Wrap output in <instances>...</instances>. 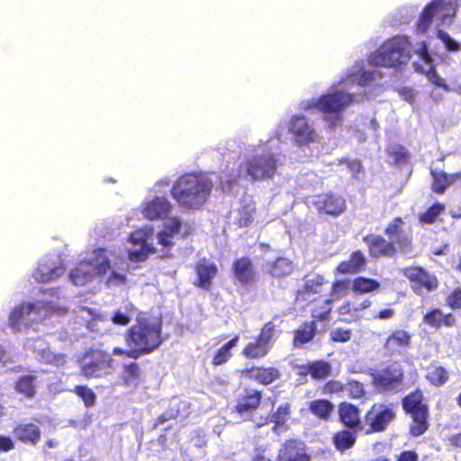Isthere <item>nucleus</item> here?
<instances>
[{
  "label": "nucleus",
  "instance_id": "obj_1",
  "mask_svg": "<svg viewBox=\"0 0 461 461\" xmlns=\"http://www.w3.org/2000/svg\"><path fill=\"white\" fill-rule=\"evenodd\" d=\"M123 340L128 348L115 347L114 356L137 360L151 354L160 348L165 339L162 332V320L146 313L140 314L133 325L123 333Z\"/></svg>",
  "mask_w": 461,
  "mask_h": 461
},
{
  "label": "nucleus",
  "instance_id": "obj_2",
  "mask_svg": "<svg viewBox=\"0 0 461 461\" xmlns=\"http://www.w3.org/2000/svg\"><path fill=\"white\" fill-rule=\"evenodd\" d=\"M212 186L203 174L185 173L174 183L171 195L180 207L200 209L208 200Z\"/></svg>",
  "mask_w": 461,
  "mask_h": 461
},
{
  "label": "nucleus",
  "instance_id": "obj_3",
  "mask_svg": "<svg viewBox=\"0 0 461 461\" xmlns=\"http://www.w3.org/2000/svg\"><path fill=\"white\" fill-rule=\"evenodd\" d=\"M412 43L407 36L396 35L387 39L379 50L369 56L374 67L402 69L412 58Z\"/></svg>",
  "mask_w": 461,
  "mask_h": 461
},
{
  "label": "nucleus",
  "instance_id": "obj_4",
  "mask_svg": "<svg viewBox=\"0 0 461 461\" xmlns=\"http://www.w3.org/2000/svg\"><path fill=\"white\" fill-rule=\"evenodd\" d=\"M79 374L86 379H102L114 371V359L112 355L102 348L86 349L77 359Z\"/></svg>",
  "mask_w": 461,
  "mask_h": 461
},
{
  "label": "nucleus",
  "instance_id": "obj_5",
  "mask_svg": "<svg viewBox=\"0 0 461 461\" xmlns=\"http://www.w3.org/2000/svg\"><path fill=\"white\" fill-rule=\"evenodd\" d=\"M397 418V404L394 402L373 403L364 416L365 433L384 432Z\"/></svg>",
  "mask_w": 461,
  "mask_h": 461
},
{
  "label": "nucleus",
  "instance_id": "obj_6",
  "mask_svg": "<svg viewBox=\"0 0 461 461\" xmlns=\"http://www.w3.org/2000/svg\"><path fill=\"white\" fill-rule=\"evenodd\" d=\"M278 160L274 154H260L245 159L239 167L251 181L272 178L276 173Z\"/></svg>",
  "mask_w": 461,
  "mask_h": 461
},
{
  "label": "nucleus",
  "instance_id": "obj_7",
  "mask_svg": "<svg viewBox=\"0 0 461 461\" xmlns=\"http://www.w3.org/2000/svg\"><path fill=\"white\" fill-rule=\"evenodd\" d=\"M276 333L273 321L266 322L253 340L248 342L241 350L247 359H261L267 357L273 348Z\"/></svg>",
  "mask_w": 461,
  "mask_h": 461
},
{
  "label": "nucleus",
  "instance_id": "obj_8",
  "mask_svg": "<svg viewBox=\"0 0 461 461\" xmlns=\"http://www.w3.org/2000/svg\"><path fill=\"white\" fill-rule=\"evenodd\" d=\"M353 100L354 95L352 94L336 90L321 95L318 99L309 101L306 108H316L323 113L338 115L346 107L350 105Z\"/></svg>",
  "mask_w": 461,
  "mask_h": 461
},
{
  "label": "nucleus",
  "instance_id": "obj_9",
  "mask_svg": "<svg viewBox=\"0 0 461 461\" xmlns=\"http://www.w3.org/2000/svg\"><path fill=\"white\" fill-rule=\"evenodd\" d=\"M263 394L258 389L245 387L236 396L233 411L244 420H249L262 402Z\"/></svg>",
  "mask_w": 461,
  "mask_h": 461
},
{
  "label": "nucleus",
  "instance_id": "obj_10",
  "mask_svg": "<svg viewBox=\"0 0 461 461\" xmlns=\"http://www.w3.org/2000/svg\"><path fill=\"white\" fill-rule=\"evenodd\" d=\"M403 275L411 283V288L416 294L430 292L438 286V278L420 266L405 267Z\"/></svg>",
  "mask_w": 461,
  "mask_h": 461
},
{
  "label": "nucleus",
  "instance_id": "obj_11",
  "mask_svg": "<svg viewBox=\"0 0 461 461\" xmlns=\"http://www.w3.org/2000/svg\"><path fill=\"white\" fill-rule=\"evenodd\" d=\"M306 444L297 438L285 439L279 447L276 461H311Z\"/></svg>",
  "mask_w": 461,
  "mask_h": 461
},
{
  "label": "nucleus",
  "instance_id": "obj_12",
  "mask_svg": "<svg viewBox=\"0 0 461 461\" xmlns=\"http://www.w3.org/2000/svg\"><path fill=\"white\" fill-rule=\"evenodd\" d=\"M312 204L320 213L333 217L340 215L346 210V201L344 198L333 192L321 193L315 195Z\"/></svg>",
  "mask_w": 461,
  "mask_h": 461
},
{
  "label": "nucleus",
  "instance_id": "obj_13",
  "mask_svg": "<svg viewBox=\"0 0 461 461\" xmlns=\"http://www.w3.org/2000/svg\"><path fill=\"white\" fill-rule=\"evenodd\" d=\"M363 241L367 247V251L372 258H393L395 256L398 247L392 240H387L379 234H367L363 237Z\"/></svg>",
  "mask_w": 461,
  "mask_h": 461
},
{
  "label": "nucleus",
  "instance_id": "obj_14",
  "mask_svg": "<svg viewBox=\"0 0 461 461\" xmlns=\"http://www.w3.org/2000/svg\"><path fill=\"white\" fill-rule=\"evenodd\" d=\"M289 132L298 145L309 144L315 140L316 131L304 115H294L289 122Z\"/></svg>",
  "mask_w": 461,
  "mask_h": 461
},
{
  "label": "nucleus",
  "instance_id": "obj_15",
  "mask_svg": "<svg viewBox=\"0 0 461 461\" xmlns=\"http://www.w3.org/2000/svg\"><path fill=\"white\" fill-rule=\"evenodd\" d=\"M412 335L406 330L396 329L386 337L383 348L389 356H401L411 345Z\"/></svg>",
  "mask_w": 461,
  "mask_h": 461
},
{
  "label": "nucleus",
  "instance_id": "obj_16",
  "mask_svg": "<svg viewBox=\"0 0 461 461\" xmlns=\"http://www.w3.org/2000/svg\"><path fill=\"white\" fill-rule=\"evenodd\" d=\"M197 278L194 285L203 290H211L213 279L218 275V267L206 258H200L194 265Z\"/></svg>",
  "mask_w": 461,
  "mask_h": 461
},
{
  "label": "nucleus",
  "instance_id": "obj_17",
  "mask_svg": "<svg viewBox=\"0 0 461 461\" xmlns=\"http://www.w3.org/2000/svg\"><path fill=\"white\" fill-rule=\"evenodd\" d=\"M145 381V375L140 363L131 361L122 364L118 383L125 388H137Z\"/></svg>",
  "mask_w": 461,
  "mask_h": 461
},
{
  "label": "nucleus",
  "instance_id": "obj_18",
  "mask_svg": "<svg viewBox=\"0 0 461 461\" xmlns=\"http://www.w3.org/2000/svg\"><path fill=\"white\" fill-rule=\"evenodd\" d=\"M241 375L258 384L267 386L278 380L281 372L276 366H253L242 369Z\"/></svg>",
  "mask_w": 461,
  "mask_h": 461
},
{
  "label": "nucleus",
  "instance_id": "obj_19",
  "mask_svg": "<svg viewBox=\"0 0 461 461\" xmlns=\"http://www.w3.org/2000/svg\"><path fill=\"white\" fill-rule=\"evenodd\" d=\"M339 421L345 427L355 430H364L360 409L349 402H341L338 405Z\"/></svg>",
  "mask_w": 461,
  "mask_h": 461
},
{
  "label": "nucleus",
  "instance_id": "obj_20",
  "mask_svg": "<svg viewBox=\"0 0 461 461\" xmlns=\"http://www.w3.org/2000/svg\"><path fill=\"white\" fill-rule=\"evenodd\" d=\"M404 224L402 218H393L384 229V234L389 238H394L393 243L398 249L404 253H411L412 250V239L408 235H402V225Z\"/></svg>",
  "mask_w": 461,
  "mask_h": 461
},
{
  "label": "nucleus",
  "instance_id": "obj_21",
  "mask_svg": "<svg viewBox=\"0 0 461 461\" xmlns=\"http://www.w3.org/2000/svg\"><path fill=\"white\" fill-rule=\"evenodd\" d=\"M13 435L17 441L24 445L35 446L41 440V430L33 422L20 421L14 426Z\"/></svg>",
  "mask_w": 461,
  "mask_h": 461
},
{
  "label": "nucleus",
  "instance_id": "obj_22",
  "mask_svg": "<svg viewBox=\"0 0 461 461\" xmlns=\"http://www.w3.org/2000/svg\"><path fill=\"white\" fill-rule=\"evenodd\" d=\"M182 227V221L178 217H173L170 221L164 225L162 230L157 234L158 243L162 246L163 256H169V252L175 246L174 237L177 234Z\"/></svg>",
  "mask_w": 461,
  "mask_h": 461
},
{
  "label": "nucleus",
  "instance_id": "obj_23",
  "mask_svg": "<svg viewBox=\"0 0 461 461\" xmlns=\"http://www.w3.org/2000/svg\"><path fill=\"white\" fill-rule=\"evenodd\" d=\"M173 206L166 197H155L148 202L142 209L145 218L154 220H163L167 218Z\"/></svg>",
  "mask_w": 461,
  "mask_h": 461
},
{
  "label": "nucleus",
  "instance_id": "obj_24",
  "mask_svg": "<svg viewBox=\"0 0 461 461\" xmlns=\"http://www.w3.org/2000/svg\"><path fill=\"white\" fill-rule=\"evenodd\" d=\"M231 268L235 278L243 285H249L256 280L253 262L247 256L235 259Z\"/></svg>",
  "mask_w": 461,
  "mask_h": 461
},
{
  "label": "nucleus",
  "instance_id": "obj_25",
  "mask_svg": "<svg viewBox=\"0 0 461 461\" xmlns=\"http://www.w3.org/2000/svg\"><path fill=\"white\" fill-rule=\"evenodd\" d=\"M332 373L331 365L323 359L310 361L304 365L299 366L300 375H311L314 380H324Z\"/></svg>",
  "mask_w": 461,
  "mask_h": 461
},
{
  "label": "nucleus",
  "instance_id": "obj_26",
  "mask_svg": "<svg viewBox=\"0 0 461 461\" xmlns=\"http://www.w3.org/2000/svg\"><path fill=\"white\" fill-rule=\"evenodd\" d=\"M423 323L434 329L441 327L451 328L456 324V320L452 312L444 313L439 308L429 309L422 318Z\"/></svg>",
  "mask_w": 461,
  "mask_h": 461
},
{
  "label": "nucleus",
  "instance_id": "obj_27",
  "mask_svg": "<svg viewBox=\"0 0 461 461\" xmlns=\"http://www.w3.org/2000/svg\"><path fill=\"white\" fill-rule=\"evenodd\" d=\"M402 407L406 415L429 411L423 392L420 388H416L402 397Z\"/></svg>",
  "mask_w": 461,
  "mask_h": 461
},
{
  "label": "nucleus",
  "instance_id": "obj_28",
  "mask_svg": "<svg viewBox=\"0 0 461 461\" xmlns=\"http://www.w3.org/2000/svg\"><path fill=\"white\" fill-rule=\"evenodd\" d=\"M14 388L16 393L27 399H32L37 393L38 376L36 374H24L17 377Z\"/></svg>",
  "mask_w": 461,
  "mask_h": 461
},
{
  "label": "nucleus",
  "instance_id": "obj_29",
  "mask_svg": "<svg viewBox=\"0 0 461 461\" xmlns=\"http://www.w3.org/2000/svg\"><path fill=\"white\" fill-rule=\"evenodd\" d=\"M359 430L348 428L336 431L332 436V444L339 452H345L354 447Z\"/></svg>",
  "mask_w": 461,
  "mask_h": 461
},
{
  "label": "nucleus",
  "instance_id": "obj_30",
  "mask_svg": "<svg viewBox=\"0 0 461 461\" xmlns=\"http://www.w3.org/2000/svg\"><path fill=\"white\" fill-rule=\"evenodd\" d=\"M366 259L361 250L353 251L348 260L341 261L336 267V272L342 275L357 274L366 265Z\"/></svg>",
  "mask_w": 461,
  "mask_h": 461
},
{
  "label": "nucleus",
  "instance_id": "obj_31",
  "mask_svg": "<svg viewBox=\"0 0 461 461\" xmlns=\"http://www.w3.org/2000/svg\"><path fill=\"white\" fill-rule=\"evenodd\" d=\"M446 3L447 0H432L423 8L417 23V30L420 32H425L429 28L434 16Z\"/></svg>",
  "mask_w": 461,
  "mask_h": 461
},
{
  "label": "nucleus",
  "instance_id": "obj_32",
  "mask_svg": "<svg viewBox=\"0 0 461 461\" xmlns=\"http://www.w3.org/2000/svg\"><path fill=\"white\" fill-rule=\"evenodd\" d=\"M411 421L408 427V432L411 437L418 438L425 434L430 426L429 411L408 414Z\"/></svg>",
  "mask_w": 461,
  "mask_h": 461
},
{
  "label": "nucleus",
  "instance_id": "obj_33",
  "mask_svg": "<svg viewBox=\"0 0 461 461\" xmlns=\"http://www.w3.org/2000/svg\"><path fill=\"white\" fill-rule=\"evenodd\" d=\"M335 405L328 399H315L308 403V411L317 419L324 421L330 420Z\"/></svg>",
  "mask_w": 461,
  "mask_h": 461
},
{
  "label": "nucleus",
  "instance_id": "obj_34",
  "mask_svg": "<svg viewBox=\"0 0 461 461\" xmlns=\"http://www.w3.org/2000/svg\"><path fill=\"white\" fill-rule=\"evenodd\" d=\"M240 341V336L235 335L229 341L221 346L213 354L212 365L219 366L226 364L232 357V349L236 348Z\"/></svg>",
  "mask_w": 461,
  "mask_h": 461
},
{
  "label": "nucleus",
  "instance_id": "obj_35",
  "mask_svg": "<svg viewBox=\"0 0 461 461\" xmlns=\"http://www.w3.org/2000/svg\"><path fill=\"white\" fill-rule=\"evenodd\" d=\"M317 332V324L315 321H305L294 332L293 344L294 347L303 346L310 342Z\"/></svg>",
  "mask_w": 461,
  "mask_h": 461
},
{
  "label": "nucleus",
  "instance_id": "obj_36",
  "mask_svg": "<svg viewBox=\"0 0 461 461\" xmlns=\"http://www.w3.org/2000/svg\"><path fill=\"white\" fill-rule=\"evenodd\" d=\"M403 372L399 370H393L390 367L385 368L382 373L378 374L375 377V384L384 389H392L396 384L403 380Z\"/></svg>",
  "mask_w": 461,
  "mask_h": 461
},
{
  "label": "nucleus",
  "instance_id": "obj_37",
  "mask_svg": "<svg viewBox=\"0 0 461 461\" xmlns=\"http://www.w3.org/2000/svg\"><path fill=\"white\" fill-rule=\"evenodd\" d=\"M86 261L90 264L94 275L97 276H104L111 268V262L104 249H95L93 258Z\"/></svg>",
  "mask_w": 461,
  "mask_h": 461
},
{
  "label": "nucleus",
  "instance_id": "obj_38",
  "mask_svg": "<svg viewBox=\"0 0 461 461\" xmlns=\"http://www.w3.org/2000/svg\"><path fill=\"white\" fill-rule=\"evenodd\" d=\"M64 268L52 267L46 263L40 264L33 272V277L38 283H48L62 276Z\"/></svg>",
  "mask_w": 461,
  "mask_h": 461
},
{
  "label": "nucleus",
  "instance_id": "obj_39",
  "mask_svg": "<svg viewBox=\"0 0 461 461\" xmlns=\"http://www.w3.org/2000/svg\"><path fill=\"white\" fill-rule=\"evenodd\" d=\"M95 276L90 264L86 261H80L70 272V278L77 285H84Z\"/></svg>",
  "mask_w": 461,
  "mask_h": 461
},
{
  "label": "nucleus",
  "instance_id": "obj_40",
  "mask_svg": "<svg viewBox=\"0 0 461 461\" xmlns=\"http://www.w3.org/2000/svg\"><path fill=\"white\" fill-rule=\"evenodd\" d=\"M448 378L449 374L444 366H437L435 364H430L428 366L425 379L429 383V384L435 387H440L448 381Z\"/></svg>",
  "mask_w": 461,
  "mask_h": 461
},
{
  "label": "nucleus",
  "instance_id": "obj_41",
  "mask_svg": "<svg viewBox=\"0 0 461 461\" xmlns=\"http://www.w3.org/2000/svg\"><path fill=\"white\" fill-rule=\"evenodd\" d=\"M380 288V283L375 279L357 276L352 281L351 290L354 294H361L376 291Z\"/></svg>",
  "mask_w": 461,
  "mask_h": 461
},
{
  "label": "nucleus",
  "instance_id": "obj_42",
  "mask_svg": "<svg viewBox=\"0 0 461 461\" xmlns=\"http://www.w3.org/2000/svg\"><path fill=\"white\" fill-rule=\"evenodd\" d=\"M294 270L292 262L285 258H278L269 264L268 273L274 277H284Z\"/></svg>",
  "mask_w": 461,
  "mask_h": 461
},
{
  "label": "nucleus",
  "instance_id": "obj_43",
  "mask_svg": "<svg viewBox=\"0 0 461 461\" xmlns=\"http://www.w3.org/2000/svg\"><path fill=\"white\" fill-rule=\"evenodd\" d=\"M415 71L418 73L423 74L429 80L431 84L438 87H441L447 89V86L444 82V79L438 76L436 71L435 64H430V66L423 67L422 64L415 63L414 64Z\"/></svg>",
  "mask_w": 461,
  "mask_h": 461
},
{
  "label": "nucleus",
  "instance_id": "obj_44",
  "mask_svg": "<svg viewBox=\"0 0 461 461\" xmlns=\"http://www.w3.org/2000/svg\"><path fill=\"white\" fill-rule=\"evenodd\" d=\"M291 403L284 402L272 413L270 421L275 424V428H280L286 425L291 416Z\"/></svg>",
  "mask_w": 461,
  "mask_h": 461
},
{
  "label": "nucleus",
  "instance_id": "obj_45",
  "mask_svg": "<svg viewBox=\"0 0 461 461\" xmlns=\"http://www.w3.org/2000/svg\"><path fill=\"white\" fill-rule=\"evenodd\" d=\"M35 308L34 303H23L14 308L9 316L10 325L14 328H18L24 314H30Z\"/></svg>",
  "mask_w": 461,
  "mask_h": 461
},
{
  "label": "nucleus",
  "instance_id": "obj_46",
  "mask_svg": "<svg viewBox=\"0 0 461 461\" xmlns=\"http://www.w3.org/2000/svg\"><path fill=\"white\" fill-rule=\"evenodd\" d=\"M324 282L323 276L316 275L314 277L305 281L304 285L298 290V295L305 296L320 293Z\"/></svg>",
  "mask_w": 461,
  "mask_h": 461
},
{
  "label": "nucleus",
  "instance_id": "obj_47",
  "mask_svg": "<svg viewBox=\"0 0 461 461\" xmlns=\"http://www.w3.org/2000/svg\"><path fill=\"white\" fill-rule=\"evenodd\" d=\"M445 211V204L435 202L424 212L419 215V220L421 223L432 224L436 221L439 214Z\"/></svg>",
  "mask_w": 461,
  "mask_h": 461
},
{
  "label": "nucleus",
  "instance_id": "obj_48",
  "mask_svg": "<svg viewBox=\"0 0 461 461\" xmlns=\"http://www.w3.org/2000/svg\"><path fill=\"white\" fill-rule=\"evenodd\" d=\"M432 190L437 194H443L446 188L453 182L452 177L444 171H432Z\"/></svg>",
  "mask_w": 461,
  "mask_h": 461
},
{
  "label": "nucleus",
  "instance_id": "obj_49",
  "mask_svg": "<svg viewBox=\"0 0 461 461\" xmlns=\"http://www.w3.org/2000/svg\"><path fill=\"white\" fill-rule=\"evenodd\" d=\"M72 392L83 401L85 406L87 408L93 407L96 402L95 392L87 385H76Z\"/></svg>",
  "mask_w": 461,
  "mask_h": 461
},
{
  "label": "nucleus",
  "instance_id": "obj_50",
  "mask_svg": "<svg viewBox=\"0 0 461 461\" xmlns=\"http://www.w3.org/2000/svg\"><path fill=\"white\" fill-rule=\"evenodd\" d=\"M256 206L254 204H245L239 211L237 225L245 228L250 225L254 220Z\"/></svg>",
  "mask_w": 461,
  "mask_h": 461
},
{
  "label": "nucleus",
  "instance_id": "obj_51",
  "mask_svg": "<svg viewBox=\"0 0 461 461\" xmlns=\"http://www.w3.org/2000/svg\"><path fill=\"white\" fill-rule=\"evenodd\" d=\"M350 287V281L348 279L336 280L332 283L330 288V296L332 302L334 300H339L348 294Z\"/></svg>",
  "mask_w": 461,
  "mask_h": 461
},
{
  "label": "nucleus",
  "instance_id": "obj_52",
  "mask_svg": "<svg viewBox=\"0 0 461 461\" xmlns=\"http://www.w3.org/2000/svg\"><path fill=\"white\" fill-rule=\"evenodd\" d=\"M39 360L44 364L58 366L64 363L65 356L63 354L54 353L49 348H46L39 353Z\"/></svg>",
  "mask_w": 461,
  "mask_h": 461
},
{
  "label": "nucleus",
  "instance_id": "obj_53",
  "mask_svg": "<svg viewBox=\"0 0 461 461\" xmlns=\"http://www.w3.org/2000/svg\"><path fill=\"white\" fill-rule=\"evenodd\" d=\"M153 252H155V249L146 240H143L140 249L130 251L129 258L131 261H144L148 255Z\"/></svg>",
  "mask_w": 461,
  "mask_h": 461
},
{
  "label": "nucleus",
  "instance_id": "obj_54",
  "mask_svg": "<svg viewBox=\"0 0 461 461\" xmlns=\"http://www.w3.org/2000/svg\"><path fill=\"white\" fill-rule=\"evenodd\" d=\"M331 304L332 299H326L323 301L321 306H314L312 310V318L319 321L327 320L331 312Z\"/></svg>",
  "mask_w": 461,
  "mask_h": 461
},
{
  "label": "nucleus",
  "instance_id": "obj_55",
  "mask_svg": "<svg viewBox=\"0 0 461 461\" xmlns=\"http://www.w3.org/2000/svg\"><path fill=\"white\" fill-rule=\"evenodd\" d=\"M346 391L349 399H360L365 396L366 391L363 384L358 381H349L346 385Z\"/></svg>",
  "mask_w": 461,
  "mask_h": 461
},
{
  "label": "nucleus",
  "instance_id": "obj_56",
  "mask_svg": "<svg viewBox=\"0 0 461 461\" xmlns=\"http://www.w3.org/2000/svg\"><path fill=\"white\" fill-rule=\"evenodd\" d=\"M445 303L452 310L461 309V286L453 288L445 297Z\"/></svg>",
  "mask_w": 461,
  "mask_h": 461
},
{
  "label": "nucleus",
  "instance_id": "obj_57",
  "mask_svg": "<svg viewBox=\"0 0 461 461\" xmlns=\"http://www.w3.org/2000/svg\"><path fill=\"white\" fill-rule=\"evenodd\" d=\"M351 337L352 330L350 329L337 328L330 333V339L332 342L345 343L349 341Z\"/></svg>",
  "mask_w": 461,
  "mask_h": 461
},
{
  "label": "nucleus",
  "instance_id": "obj_58",
  "mask_svg": "<svg viewBox=\"0 0 461 461\" xmlns=\"http://www.w3.org/2000/svg\"><path fill=\"white\" fill-rule=\"evenodd\" d=\"M438 37L441 40L447 50L456 52L460 50V44L457 43L448 33L439 31Z\"/></svg>",
  "mask_w": 461,
  "mask_h": 461
},
{
  "label": "nucleus",
  "instance_id": "obj_59",
  "mask_svg": "<svg viewBox=\"0 0 461 461\" xmlns=\"http://www.w3.org/2000/svg\"><path fill=\"white\" fill-rule=\"evenodd\" d=\"M416 53L419 55L420 59L424 63V65H422L423 67H428L430 66V64H434V59H432L430 53L429 52V49L425 41H421L420 43V47Z\"/></svg>",
  "mask_w": 461,
  "mask_h": 461
},
{
  "label": "nucleus",
  "instance_id": "obj_60",
  "mask_svg": "<svg viewBox=\"0 0 461 461\" xmlns=\"http://www.w3.org/2000/svg\"><path fill=\"white\" fill-rule=\"evenodd\" d=\"M344 389V385L342 383L337 380H330L324 384L322 386V391L324 393H338L342 392Z\"/></svg>",
  "mask_w": 461,
  "mask_h": 461
},
{
  "label": "nucleus",
  "instance_id": "obj_61",
  "mask_svg": "<svg viewBox=\"0 0 461 461\" xmlns=\"http://www.w3.org/2000/svg\"><path fill=\"white\" fill-rule=\"evenodd\" d=\"M127 281V276L125 273H119L112 271L108 278L106 279L107 285H124Z\"/></svg>",
  "mask_w": 461,
  "mask_h": 461
},
{
  "label": "nucleus",
  "instance_id": "obj_62",
  "mask_svg": "<svg viewBox=\"0 0 461 461\" xmlns=\"http://www.w3.org/2000/svg\"><path fill=\"white\" fill-rule=\"evenodd\" d=\"M375 78L373 71L361 69L358 72L357 84L361 86H366L370 85Z\"/></svg>",
  "mask_w": 461,
  "mask_h": 461
},
{
  "label": "nucleus",
  "instance_id": "obj_63",
  "mask_svg": "<svg viewBox=\"0 0 461 461\" xmlns=\"http://www.w3.org/2000/svg\"><path fill=\"white\" fill-rule=\"evenodd\" d=\"M111 320L115 325L126 326L130 323L131 317L127 313L116 311L113 313Z\"/></svg>",
  "mask_w": 461,
  "mask_h": 461
},
{
  "label": "nucleus",
  "instance_id": "obj_64",
  "mask_svg": "<svg viewBox=\"0 0 461 461\" xmlns=\"http://www.w3.org/2000/svg\"><path fill=\"white\" fill-rule=\"evenodd\" d=\"M395 461H419V455L412 449L403 450L396 456Z\"/></svg>",
  "mask_w": 461,
  "mask_h": 461
}]
</instances>
